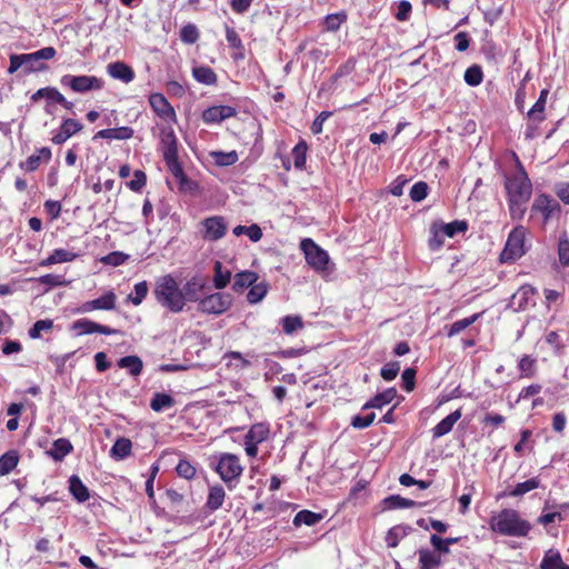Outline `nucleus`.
Here are the masks:
<instances>
[{
	"label": "nucleus",
	"instance_id": "obj_1",
	"mask_svg": "<svg viewBox=\"0 0 569 569\" xmlns=\"http://www.w3.org/2000/svg\"><path fill=\"white\" fill-rule=\"evenodd\" d=\"M513 156L516 158L518 170L511 176H506L505 189L507 192L510 216L512 219L520 220L526 212V203L532 194V184L517 154Z\"/></svg>",
	"mask_w": 569,
	"mask_h": 569
},
{
	"label": "nucleus",
	"instance_id": "obj_2",
	"mask_svg": "<svg viewBox=\"0 0 569 569\" xmlns=\"http://www.w3.org/2000/svg\"><path fill=\"white\" fill-rule=\"evenodd\" d=\"M153 296L161 307L172 313H179L184 309L186 297L171 274L162 276L156 280Z\"/></svg>",
	"mask_w": 569,
	"mask_h": 569
},
{
	"label": "nucleus",
	"instance_id": "obj_3",
	"mask_svg": "<svg viewBox=\"0 0 569 569\" xmlns=\"http://www.w3.org/2000/svg\"><path fill=\"white\" fill-rule=\"evenodd\" d=\"M489 527L492 531L508 537H526L531 530L530 522L522 519L517 510L510 508L492 515Z\"/></svg>",
	"mask_w": 569,
	"mask_h": 569
},
{
	"label": "nucleus",
	"instance_id": "obj_4",
	"mask_svg": "<svg viewBox=\"0 0 569 569\" xmlns=\"http://www.w3.org/2000/svg\"><path fill=\"white\" fill-rule=\"evenodd\" d=\"M214 470L228 488L233 489L242 475L243 468L237 455L224 452L218 457Z\"/></svg>",
	"mask_w": 569,
	"mask_h": 569
},
{
	"label": "nucleus",
	"instance_id": "obj_5",
	"mask_svg": "<svg viewBox=\"0 0 569 569\" xmlns=\"http://www.w3.org/2000/svg\"><path fill=\"white\" fill-rule=\"evenodd\" d=\"M526 229L522 226L513 228L506 241L505 248L500 253V261L515 262L526 253L525 248Z\"/></svg>",
	"mask_w": 569,
	"mask_h": 569
},
{
	"label": "nucleus",
	"instance_id": "obj_6",
	"mask_svg": "<svg viewBox=\"0 0 569 569\" xmlns=\"http://www.w3.org/2000/svg\"><path fill=\"white\" fill-rule=\"evenodd\" d=\"M60 84L63 88H69L74 93L84 94L91 91L101 90L104 86V81L96 76L63 74L60 78Z\"/></svg>",
	"mask_w": 569,
	"mask_h": 569
},
{
	"label": "nucleus",
	"instance_id": "obj_7",
	"mask_svg": "<svg viewBox=\"0 0 569 569\" xmlns=\"http://www.w3.org/2000/svg\"><path fill=\"white\" fill-rule=\"evenodd\" d=\"M300 248L305 253L307 263L313 270L318 272L327 270L330 258L326 250L320 248L312 239L309 238L301 240Z\"/></svg>",
	"mask_w": 569,
	"mask_h": 569
},
{
	"label": "nucleus",
	"instance_id": "obj_8",
	"mask_svg": "<svg viewBox=\"0 0 569 569\" xmlns=\"http://www.w3.org/2000/svg\"><path fill=\"white\" fill-rule=\"evenodd\" d=\"M57 51L53 47H44L31 53H21L23 60V73L30 74L33 72H41L48 69L46 60L54 58Z\"/></svg>",
	"mask_w": 569,
	"mask_h": 569
},
{
	"label": "nucleus",
	"instance_id": "obj_9",
	"mask_svg": "<svg viewBox=\"0 0 569 569\" xmlns=\"http://www.w3.org/2000/svg\"><path fill=\"white\" fill-rule=\"evenodd\" d=\"M232 305L229 293L216 292L201 298L198 302V311L206 315H221Z\"/></svg>",
	"mask_w": 569,
	"mask_h": 569
},
{
	"label": "nucleus",
	"instance_id": "obj_10",
	"mask_svg": "<svg viewBox=\"0 0 569 569\" xmlns=\"http://www.w3.org/2000/svg\"><path fill=\"white\" fill-rule=\"evenodd\" d=\"M531 212L540 213L543 219V224L548 223L551 219L558 218L561 212L559 202L549 194H539L536 197Z\"/></svg>",
	"mask_w": 569,
	"mask_h": 569
},
{
	"label": "nucleus",
	"instance_id": "obj_11",
	"mask_svg": "<svg viewBox=\"0 0 569 569\" xmlns=\"http://www.w3.org/2000/svg\"><path fill=\"white\" fill-rule=\"evenodd\" d=\"M203 227L202 237L207 241H218L224 237L228 226L223 217L212 216L201 222Z\"/></svg>",
	"mask_w": 569,
	"mask_h": 569
},
{
	"label": "nucleus",
	"instance_id": "obj_12",
	"mask_svg": "<svg viewBox=\"0 0 569 569\" xmlns=\"http://www.w3.org/2000/svg\"><path fill=\"white\" fill-rule=\"evenodd\" d=\"M72 330L77 332V335H90V333H101L106 336L119 335L120 330L113 329L108 326H103L91 321L87 318L78 319L72 323Z\"/></svg>",
	"mask_w": 569,
	"mask_h": 569
},
{
	"label": "nucleus",
	"instance_id": "obj_13",
	"mask_svg": "<svg viewBox=\"0 0 569 569\" xmlns=\"http://www.w3.org/2000/svg\"><path fill=\"white\" fill-rule=\"evenodd\" d=\"M537 295V289L531 284L521 286L517 292H515L511 297L510 306L515 309V311L526 310L529 306H535V296Z\"/></svg>",
	"mask_w": 569,
	"mask_h": 569
},
{
	"label": "nucleus",
	"instance_id": "obj_14",
	"mask_svg": "<svg viewBox=\"0 0 569 569\" xmlns=\"http://www.w3.org/2000/svg\"><path fill=\"white\" fill-rule=\"evenodd\" d=\"M116 301L117 296L112 291H109L108 293L97 299L83 302L79 307L78 311L81 313H87L93 310H112L116 308Z\"/></svg>",
	"mask_w": 569,
	"mask_h": 569
},
{
	"label": "nucleus",
	"instance_id": "obj_15",
	"mask_svg": "<svg viewBox=\"0 0 569 569\" xmlns=\"http://www.w3.org/2000/svg\"><path fill=\"white\" fill-rule=\"evenodd\" d=\"M82 129L83 126L79 121L71 118L63 119L58 131L51 138V141L54 144H62L73 134L80 132Z\"/></svg>",
	"mask_w": 569,
	"mask_h": 569
},
{
	"label": "nucleus",
	"instance_id": "obj_16",
	"mask_svg": "<svg viewBox=\"0 0 569 569\" xmlns=\"http://www.w3.org/2000/svg\"><path fill=\"white\" fill-rule=\"evenodd\" d=\"M237 110L231 106H213L202 112V120L206 123H219L236 116Z\"/></svg>",
	"mask_w": 569,
	"mask_h": 569
},
{
	"label": "nucleus",
	"instance_id": "obj_17",
	"mask_svg": "<svg viewBox=\"0 0 569 569\" xmlns=\"http://www.w3.org/2000/svg\"><path fill=\"white\" fill-rule=\"evenodd\" d=\"M160 150L163 159L178 156V139L171 127L160 129Z\"/></svg>",
	"mask_w": 569,
	"mask_h": 569
},
{
	"label": "nucleus",
	"instance_id": "obj_18",
	"mask_svg": "<svg viewBox=\"0 0 569 569\" xmlns=\"http://www.w3.org/2000/svg\"><path fill=\"white\" fill-rule=\"evenodd\" d=\"M152 110L163 119H174L176 112L172 106L162 93H152L149 97Z\"/></svg>",
	"mask_w": 569,
	"mask_h": 569
},
{
	"label": "nucleus",
	"instance_id": "obj_19",
	"mask_svg": "<svg viewBox=\"0 0 569 569\" xmlns=\"http://www.w3.org/2000/svg\"><path fill=\"white\" fill-rule=\"evenodd\" d=\"M204 288L206 281L202 278L198 276L190 278L181 289L183 296L186 297V302H199V300L201 299V293L204 290Z\"/></svg>",
	"mask_w": 569,
	"mask_h": 569
},
{
	"label": "nucleus",
	"instance_id": "obj_20",
	"mask_svg": "<svg viewBox=\"0 0 569 569\" xmlns=\"http://www.w3.org/2000/svg\"><path fill=\"white\" fill-rule=\"evenodd\" d=\"M108 74L124 83H129L134 79L133 69L122 61H114L107 66Z\"/></svg>",
	"mask_w": 569,
	"mask_h": 569
},
{
	"label": "nucleus",
	"instance_id": "obj_21",
	"mask_svg": "<svg viewBox=\"0 0 569 569\" xmlns=\"http://www.w3.org/2000/svg\"><path fill=\"white\" fill-rule=\"evenodd\" d=\"M461 416L462 413L460 409H457L448 415L432 428V437L437 439L449 433L452 430L455 423L461 418Z\"/></svg>",
	"mask_w": 569,
	"mask_h": 569
},
{
	"label": "nucleus",
	"instance_id": "obj_22",
	"mask_svg": "<svg viewBox=\"0 0 569 569\" xmlns=\"http://www.w3.org/2000/svg\"><path fill=\"white\" fill-rule=\"evenodd\" d=\"M163 160L166 162L168 170L178 180L180 189L186 190L191 181L186 176L182 166L178 159V156L164 158Z\"/></svg>",
	"mask_w": 569,
	"mask_h": 569
},
{
	"label": "nucleus",
	"instance_id": "obj_23",
	"mask_svg": "<svg viewBox=\"0 0 569 569\" xmlns=\"http://www.w3.org/2000/svg\"><path fill=\"white\" fill-rule=\"evenodd\" d=\"M163 160L166 162L168 170L178 180L180 189L186 190L191 181L186 176L182 166L178 159V156L164 158Z\"/></svg>",
	"mask_w": 569,
	"mask_h": 569
},
{
	"label": "nucleus",
	"instance_id": "obj_24",
	"mask_svg": "<svg viewBox=\"0 0 569 569\" xmlns=\"http://www.w3.org/2000/svg\"><path fill=\"white\" fill-rule=\"evenodd\" d=\"M540 485H541L540 478L539 477H533V478H530V479H528V480H526L523 482L517 483L509 491H503V492L499 493L498 498H502V497H506V496H509V497H522L527 492L539 488Z\"/></svg>",
	"mask_w": 569,
	"mask_h": 569
},
{
	"label": "nucleus",
	"instance_id": "obj_25",
	"mask_svg": "<svg viewBox=\"0 0 569 569\" xmlns=\"http://www.w3.org/2000/svg\"><path fill=\"white\" fill-rule=\"evenodd\" d=\"M396 396H397L396 388H388L385 391L376 395L369 401H367L363 405L362 410L381 409L382 407L389 405L395 399Z\"/></svg>",
	"mask_w": 569,
	"mask_h": 569
},
{
	"label": "nucleus",
	"instance_id": "obj_26",
	"mask_svg": "<svg viewBox=\"0 0 569 569\" xmlns=\"http://www.w3.org/2000/svg\"><path fill=\"white\" fill-rule=\"evenodd\" d=\"M79 257L78 252H73L67 249H54L52 253L40 262V266L48 267L56 263L71 262Z\"/></svg>",
	"mask_w": 569,
	"mask_h": 569
},
{
	"label": "nucleus",
	"instance_id": "obj_27",
	"mask_svg": "<svg viewBox=\"0 0 569 569\" xmlns=\"http://www.w3.org/2000/svg\"><path fill=\"white\" fill-rule=\"evenodd\" d=\"M69 491L80 503L86 502L90 498L89 489L77 475H72L69 478Z\"/></svg>",
	"mask_w": 569,
	"mask_h": 569
},
{
	"label": "nucleus",
	"instance_id": "obj_28",
	"mask_svg": "<svg viewBox=\"0 0 569 569\" xmlns=\"http://www.w3.org/2000/svg\"><path fill=\"white\" fill-rule=\"evenodd\" d=\"M383 507L385 509L392 510V509H406V508H413V507H422L425 503L417 502L415 500L403 498L399 495H391L383 499Z\"/></svg>",
	"mask_w": 569,
	"mask_h": 569
},
{
	"label": "nucleus",
	"instance_id": "obj_29",
	"mask_svg": "<svg viewBox=\"0 0 569 569\" xmlns=\"http://www.w3.org/2000/svg\"><path fill=\"white\" fill-rule=\"evenodd\" d=\"M419 556V569H438L441 565V557L436 551H431L428 548H421L418 550Z\"/></svg>",
	"mask_w": 569,
	"mask_h": 569
},
{
	"label": "nucleus",
	"instance_id": "obj_30",
	"mask_svg": "<svg viewBox=\"0 0 569 569\" xmlns=\"http://www.w3.org/2000/svg\"><path fill=\"white\" fill-rule=\"evenodd\" d=\"M540 569H569V566L562 561L559 551L549 549L540 562Z\"/></svg>",
	"mask_w": 569,
	"mask_h": 569
},
{
	"label": "nucleus",
	"instance_id": "obj_31",
	"mask_svg": "<svg viewBox=\"0 0 569 569\" xmlns=\"http://www.w3.org/2000/svg\"><path fill=\"white\" fill-rule=\"evenodd\" d=\"M226 498V491L222 486L216 485L209 488L206 506L210 511H216L222 507Z\"/></svg>",
	"mask_w": 569,
	"mask_h": 569
},
{
	"label": "nucleus",
	"instance_id": "obj_32",
	"mask_svg": "<svg viewBox=\"0 0 569 569\" xmlns=\"http://www.w3.org/2000/svg\"><path fill=\"white\" fill-rule=\"evenodd\" d=\"M412 531V528L407 525H398L392 527L387 536L386 543L389 548H395L399 545L400 540L407 537Z\"/></svg>",
	"mask_w": 569,
	"mask_h": 569
},
{
	"label": "nucleus",
	"instance_id": "obj_33",
	"mask_svg": "<svg viewBox=\"0 0 569 569\" xmlns=\"http://www.w3.org/2000/svg\"><path fill=\"white\" fill-rule=\"evenodd\" d=\"M258 280V274L253 271H241L234 274L232 289L234 291H242L250 288Z\"/></svg>",
	"mask_w": 569,
	"mask_h": 569
},
{
	"label": "nucleus",
	"instance_id": "obj_34",
	"mask_svg": "<svg viewBox=\"0 0 569 569\" xmlns=\"http://www.w3.org/2000/svg\"><path fill=\"white\" fill-rule=\"evenodd\" d=\"M73 447L70 440L66 438H59L53 441L52 449L48 451L50 457L56 461H61L67 455L72 451Z\"/></svg>",
	"mask_w": 569,
	"mask_h": 569
},
{
	"label": "nucleus",
	"instance_id": "obj_35",
	"mask_svg": "<svg viewBox=\"0 0 569 569\" xmlns=\"http://www.w3.org/2000/svg\"><path fill=\"white\" fill-rule=\"evenodd\" d=\"M118 367L127 369L133 377L139 376L143 369V362L138 356H126L118 360Z\"/></svg>",
	"mask_w": 569,
	"mask_h": 569
},
{
	"label": "nucleus",
	"instance_id": "obj_36",
	"mask_svg": "<svg viewBox=\"0 0 569 569\" xmlns=\"http://www.w3.org/2000/svg\"><path fill=\"white\" fill-rule=\"evenodd\" d=\"M132 443L128 438H119L110 449V456L116 460H122L130 456Z\"/></svg>",
	"mask_w": 569,
	"mask_h": 569
},
{
	"label": "nucleus",
	"instance_id": "obj_37",
	"mask_svg": "<svg viewBox=\"0 0 569 569\" xmlns=\"http://www.w3.org/2000/svg\"><path fill=\"white\" fill-rule=\"evenodd\" d=\"M192 76L198 82L206 86H212L218 80L216 72L210 67L206 66L193 68Z\"/></svg>",
	"mask_w": 569,
	"mask_h": 569
},
{
	"label": "nucleus",
	"instance_id": "obj_38",
	"mask_svg": "<svg viewBox=\"0 0 569 569\" xmlns=\"http://www.w3.org/2000/svg\"><path fill=\"white\" fill-rule=\"evenodd\" d=\"M213 286L216 289H224L231 280V271L224 269L220 261L214 262Z\"/></svg>",
	"mask_w": 569,
	"mask_h": 569
},
{
	"label": "nucleus",
	"instance_id": "obj_39",
	"mask_svg": "<svg viewBox=\"0 0 569 569\" xmlns=\"http://www.w3.org/2000/svg\"><path fill=\"white\" fill-rule=\"evenodd\" d=\"M19 462V453L16 450H10L0 457V476L10 473Z\"/></svg>",
	"mask_w": 569,
	"mask_h": 569
},
{
	"label": "nucleus",
	"instance_id": "obj_40",
	"mask_svg": "<svg viewBox=\"0 0 569 569\" xmlns=\"http://www.w3.org/2000/svg\"><path fill=\"white\" fill-rule=\"evenodd\" d=\"M269 433H270L269 426L267 423L259 422V423H254L249 429V431L247 432L244 438L247 440L261 443L262 441H264L268 438Z\"/></svg>",
	"mask_w": 569,
	"mask_h": 569
},
{
	"label": "nucleus",
	"instance_id": "obj_41",
	"mask_svg": "<svg viewBox=\"0 0 569 569\" xmlns=\"http://www.w3.org/2000/svg\"><path fill=\"white\" fill-rule=\"evenodd\" d=\"M174 405V399L167 393L157 392L150 401V408L156 412H161L171 408Z\"/></svg>",
	"mask_w": 569,
	"mask_h": 569
},
{
	"label": "nucleus",
	"instance_id": "obj_42",
	"mask_svg": "<svg viewBox=\"0 0 569 569\" xmlns=\"http://www.w3.org/2000/svg\"><path fill=\"white\" fill-rule=\"evenodd\" d=\"M210 157L214 160V163L219 167H228L234 164L239 157L237 151L232 150L229 152L224 151H211Z\"/></svg>",
	"mask_w": 569,
	"mask_h": 569
},
{
	"label": "nucleus",
	"instance_id": "obj_43",
	"mask_svg": "<svg viewBox=\"0 0 569 569\" xmlns=\"http://www.w3.org/2000/svg\"><path fill=\"white\" fill-rule=\"evenodd\" d=\"M322 519L320 513L310 510H301L293 518V525L300 527L301 525L315 526Z\"/></svg>",
	"mask_w": 569,
	"mask_h": 569
},
{
	"label": "nucleus",
	"instance_id": "obj_44",
	"mask_svg": "<svg viewBox=\"0 0 569 569\" xmlns=\"http://www.w3.org/2000/svg\"><path fill=\"white\" fill-rule=\"evenodd\" d=\"M232 232L237 237H239L241 234H246L252 242H258L262 238V230L256 223H252L248 227L247 226H237L233 228Z\"/></svg>",
	"mask_w": 569,
	"mask_h": 569
},
{
	"label": "nucleus",
	"instance_id": "obj_45",
	"mask_svg": "<svg viewBox=\"0 0 569 569\" xmlns=\"http://www.w3.org/2000/svg\"><path fill=\"white\" fill-rule=\"evenodd\" d=\"M439 227L442 236L452 238L460 232H465L468 228V224L463 220H455L449 223H441Z\"/></svg>",
	"mask_w": 569,
	"mask_h": 569
},
{
	"label": "nucleus",
	"instance_id": "obj_46",
	"mask_svg": "<svg viewBox=\"0 0 569 569\" xmlns=\"http://www.w3.org/2000/svg\"><path fill=\"white\" fill-rule=\"evenodd\" d=\"M480 317V313H475L468 318L460 319L458 321H455L447 331L448 337H453L459 335L461 331L467 329L469 326L475 323Z\"/></svg>",
	"mask_w": 569,
	"mask_h": 569
},
{
	"label": "nucleus",
	"instance_id": "obj_47",
	"mask_svg": "<svg viewBox=\"0 0 569 569\" xmlns=\"http://www.w3.org/2000/svg\"><path fill=\"white\" fill-rule=\"evenodd\" d=\"M463 79L468 86L477 87L483 80V72L480 66L472 64L465 71Z\"/></svg>",
	"mask_w": 569,
	"mask_h": 569
},
{
	"label": "nucleus",
	"instance_id": "obj_48",
	"mask_svg": "<svg viewBox=\"0 0 569 569\" xmlns=\"http://www.w3.org/2000/svg\"><path fill=\"white\" fill-rule=\"evenodd\" d=\"M267 292L268 284L266 282L253 283L247 293V300L250 303H258L266 297Z\"/></svg>",
	"mask_w": 569,
	"mask_h": 569
},
{
	"label": "nucleus",
	"instance_id": "obj_49",
	"mask_svg": "<svg viewBox=\"0 0 569 569\" xmlns=\"http://www.w3.org/2000/svg\"><path fill=\"white\" fill-rule=\"evenodd\" d=\"M307 150H308V146H307L306 141H303V140L299 141L292 149L295 167L297 169L301 170L305 168L306 160H307Z\"/></svg>",
	"mask_w": 569,
	"mask_h": 569
},
{
	"label": "nucleus",
	"instance_id": "obj_50",
	"mask_svg": "<svg viewBox=\"0 0 569 569\" xmlns=\"http://www.w3.org/2000/svg\"><path fill=\"white\" fill-rule=\"evenodd\" d=\"M53 328V321L51 319H42L38 320L33 323V326L29 329V337L31 339H39L41 337V332L51 331Z\"/></svg>",
	"mask_w": 569,
	"mask_h": 569
},
{
	"label": "nucleus",
	"instance_id": "obj_51",
	"mask_svg": "<svg viewBox=\"0 0 569 569\" xmlns=\"http://www.w3.org/2000/svg\"><path fill=\"white\" fill-rule=\"evenodd\" d=\"M176 472L179 477L191 480L196 477V467L187 459H180L176 467Z\"/></svg>",
	"mask_w": 569,
	"mask_h": 569
},
{
	"label": "nucleus",
	"instance_id": "obj_52",
	"mask_svg": "<svg viewBox=\"0 0 569 569\" xmlns=\"http://www.w3.org/2000/svg\"><path fill=\"white\" fill-rule=\"evenodd\" d=\"M546 103L547 102H545L543 99H538L535 102V104L531 107V109L527 113L529 121L540 123L546 119V116H545Z\"/></svg>",
	"mask_w": 569,
	"mask_h": 569
},
{
	"label": "nucleus",
	"instance_id": "obj_53",
	"mask_svg": "<svg viewBox=\"0 0 569 569\" xmlns=\"http://www.w3.org/2000/svg\"><path fill=\"white\" fill-rule=\"evenodd\" d=\"M518 368L521 372V377L531 378L536 372V359L525 355L518 363Z\"/></svg>",
	"mask_w": 569,
	"mask_h": 569
},
{
	"label": "nucleus",
	"instance_id": "obj_54",
	"mask_svg": "<svg viewBox=\"0 0 569 569\" xmlns=\"http://www.w3.org/2000/svg\"><path fill=\"white\" fill-rule=\"evenodd\" d=\"M303 322L299 316H286L282 319V330L287 335H292L298 329L302 328Z\"/></svg>",
	"mask_w": 569,
	"mask_h": 569
},
{
	"label": "nucleus",
	"instance_id": "obj_55",
	"mask_svg": "<svg viewBox=\"0 0 569 569\" xmlns=\"http://www.w3.org/2000/svg\"><path fill=\"white\" fill-rule=\"evenodd\" d=\"M347 20V14L343 12L328 14L325 19V27L328 31H337L341 24Z\"/></svg>",
	"mask_w": 569,
	"mask_h": 569
},
{
	"label": "nucleus",
	"instance_id": "obj_56",
	"mask_svg": "<svg viewBox=\"0 0 569 569\" xmlns=\"http://www.w3.org/2000/svg\"><path fill=\"white\" fill-rule=\"evenodd\" d=\"M133 133L131 127L110 128L108 140H129L133 137Z\"/></svg>",
	"mask_w": 569,
	"mask_h": 569
},
{
	"label": "nucleus",
	"instance_id": "obj_57",
	"mask_svg": "<svg viewBox=\"0 0 569 569\" xmlns=\"http://www.w3.org/2000/svg\"><path fill=\"white\" fill-rule=\"evenodd\" d=\"M44 99L47 100L46 112L51 113L50 104H59L63 101V94L56 87H44Z\"/></svg>",
	"mask_w": 569,
	"mask_h": 569
},
{
	"label": "nucleus",
	"instance_id": "obj_58",
	"mask_svg": "<svg viewBox=\"0 0 569 569\" xmlns=\"http://www.w3.org/2000/svg\"><path fill=\"white\" fill-rule=\"evenodd\" d=\"M558 257H559V262L562 266H569V239L567 238L566 233H563L559 238Z\"/></svg>",
	"mask_w": 569,
	"mask_h": 569
},
{
	"label": "nucleus",
	"instance_id": "obj_59",
	"mask_svg": "<svg viewBox=\"0 0 569 569\" xmlns=\"http://www.w3.org/2000/svg\"><path fill=\"white\" fill-rule=\"evenodd\" d=\"M134 295L129 296V300L134 305L139 306L148 293V283L147 281H141L134 284L133 287Z\"/></svg>",
	"mask_w": 569,
	"mask_h": 569
},
{
	"label": "nucleus",
	"instance_id": "obj_60",
	"mask_svg": "<svg viewBox=\"0 0 569 569\" xmlns=\"http://www.w3.org/2000/svg\"><path fill=\"white\" fill-rule=\"evenodd\" d=\"M129 256L120 252V251H112L108 253L107 256L101 258V262L104 264H109L112 267H118L123 264L128 260Z\"/></svg>",
	"mask_w": 569,
	"mask_h": 569
},
{
	"label": "nucleus",
	"instance_id": "obj_61",
	"mask_svg": "<svg viewBox=\"0 0 569 569\" xmlns=\"http://www.w3.org/2000/svg\"><path fill=\"white\" fill-rule=\"evenodd\" d=\"M428 184L423 181L416 182L410 189V198L415 202L422 201L428 194Z\"/></svg>",
	"mask_w": 569,
	"mask_h": 569
},
{
	"label": "nucleus",
	"instance_id": "obj_62",
	"mask_svg": "<svg viewBox=\"0 0 569 569\" xmlns=\"http://www.w3.org/2000/svg\"><path fill=\"white\" fill-rule=\"evenodd\" d=\"M399 371H400V362L399 361H391V362L386 363L381 368L380 376L386 381H391V380H393L398 376Z\"/></svg>",
	"mask_w": 569,
	"mask_h": 569
},
{
	"label": "nucleus",
	"instance_id": "obj_63",
	"mask_svg": "<svg viewBox=\"0 0 569 569\" xmlns=\"http://www.w3.org/2000/svg\"><path fill=\"white\" fill-rule=\"evenodd\" d=\"M180 39L186 43H194L199 39V32L194 24H187L180 31Z\"/></svg>",
	"mask_w": 569,
	"mask_h": 569
},
{
	"label": "nucleus",
	"instance_id": "obj_64",
	"mask_svg": "<svg viewBox=\"0 0 569 569\" xmlns=\"http://www.w3.org/2000/svg\"><path fill=\"white\" fill-rule=\"evenodd\" d=\"M376 419V415L370 412L366 416L357 415L351 419V426L356 429H365L372 425Z\"/></svg>",
	"mask_w": 569,
	"mask_h": 569
}]
</instances>
